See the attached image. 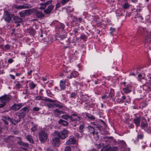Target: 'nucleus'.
Masks as SVG:
<instances>
[{"label": "nucleus", "instance_id": "3", "mask_svg": "<svg viewBox=\"0 0 151 151\" xmlns=\"http://www.w3.org/2000/svg\"><path fill=\"white\" fill-rule=\"evenodd\" d=\"M10 100V98L7 96L0 97V108H3L5 106L7 102Z\"/></svg>", "mask_w": 151, "mask_h": 151}, {"label": "nucleus", "instance_id": "18", "mask_svg": "<svg viewBox=\"0 0 151 151\" xmlns=\"http://www.w3.org/2000/svg\"><path fill=\"white\" fill-rule=\"evenodd\" d=\"M34 10L35 9H34L25 10L24 11V12H25L26 15H30L33 12Z\"/></svg>", "mask_w": 151, "mask_h": 151}, {"label": "nucleus", "instance_id": "25", "mask_svg": "<svg viewBox=\"0 0 151 151\" xmlns=\"http://www.w3.org/2000/svg\"><path fill=\"white\" fill-rule=\"evenodd\" d=\"M27 139L31 143H33V140L32 139V137L30 135H28L26 137Z\"/></svg>", "mask_w": 151, "mask_h": 151}, {"label": "nucleus", "instance_id": "40", "mask_svg": "<svg viewBox=\"0 0 151 151\" xmlns=\"http://www.w3.org/2000/svg\"><path fill=\"white\" fill-rule=\"evenodd\" d=\"M110 151H117L118 148L117 147H113L112 148L110 146Z\"/></svg>", "mask_w": 151, "mask_h": 151}, {"label": "nucleus", "instance_id": "63", "mask_svg": "<svg viewBox=\"0 0 151 151\" xmlns=\"http://www.w3.org/2000/svg\"><path fill=\"white\" fill-rule=\"evenodd\" d=\"M36 127L35 126L32 127L31 128V130L32 132H35L36 130Z\"/></svg>", "mask_w": 151, "mask_h": 151}, {"label": "nucleus", "instance_id": "31", "mask_svg": "<svg viewBox=\"0 0 151 151\" xmlns=\"http://www.w3.org/2000/svg\"><path fill=\"white\" fill-rule=\"evenodd\" d=\"M25 113L23 112H21L18 115V116L19 119L23 118L25 116Z\"/></svg>", "mask_w": 151, "mask_h": 151}, {"label": "nucleus", "instance_id": "54", "mask_svg": "<svg viewBox=\"0 0 151 151\" xmlns=\"http://www.w3.org/2000/svg\"><path fill=\"white\" fill-rule=\"evenodd\" d=\"M84 127V126L83 125H80V126L79 127V131L80 132H82V130H83V129Z\"/></svg>", "mask_w": 151, "mask_h": 151}, {"label": "nucleus", "instance_id": "60", "mask_svg": "<svg viewBox=\"0 0 151 151\" xmlns=\"http://www.w3.org/2000/svg\"><path fill=\"white\" fill-rule=\"evenodd\" d=\"M109 96L111 98H113L114 96L113 92L112 91H111L109 93Z\"/></svg>", "mask_w": 151, "mask_h": 151}, {"label": "nucleus", "instance_id": "51", "mask_svg": "<svg viewBox=\"0 0 151 151\" xmlns=\"http://www.w3.org/2000/svg\"><path fill=\"white\" fill-rule=\"evenodd\" d=\"M76 94L75 93H72L70 95V98H73V99H75L76 98Z\"/></svg>", "mask_w": 151, "mask_h": 151}, {"label": "nucleus", "instance_id": "2", "mask_svg": "<svg viewBox=\"0 0 151 151\" xmlns=\"http://www.w3.org/2000/svg\"><path fill=\"white\" fill-rule=\"evenodd\" d=\"M39 140L41 143H44L47 139L48 134L46 131L44 130L41 131L39 134Z\"/></svg>", "mask_w": 151, "mask_h": 151}, {"label": "nucleus", "instance_id": "32", "mask_svg": "<svg viewBox=\"0 0 151 151\" xmlns=\"http://www.w3.org/2000/svg\"><path fill=\"white\" fill-rule=\"evenodd\" d=\"M43 100L45 101H47L50 102H55L56 101L55 100H53L50 99L45 98L43 99Z\"/></svg>", "mask_w": 151, "mask_h": 151}, {"label": "nucleus", "instance_id": "46", "mask_svg": "<svg viewBox=\"0 0 151 151\" xmlns=\"http://www.w3.org/2000/svg\"><path fill=\"white\" fill-rule=\"evenodd\" d=\"M62 118L65 119H67L68 118L70 119V116H68L67 115H63L62 116Z\"/></svg>", "mask_w": 151, "mask_h": 151}, {"label": "nucleus", "instance_id": "44", "mask_svg": "<svg viewBox=\"0 0 151 151\" xmlns=\"http://www.w3.org/2000/svg\"><path fill=\"white\" fill-rule=\"evenodd\" d=\"M130 5L128 3H125L124 4L122 7L125 9H127L129 7Z\"/></svg>", "mask_w": 151, "mask_h": 151}, {"label": "nucleus", "instance_id": "61", "mask_svg": "<svg viewBox=\"0 0 151 151\" xmlns=\"http://www.w3.org/2000/svg\"><path fill=\"white\" fill-rule=\"evenodd\" d=\"M69 0H61V3L62 4H64L67 3Z\"/></svg>", "mask_w": 151, "mask_h": 151}, {"label": "nucleus", "instance_id": "7", "mask_svg": "<svg viewBox=\"0 0 151 151\" xmlns=\"http://www.w3.org/2000/svg\"><path fill=\"white\" fill-rule=\"evenodd\" d=\"M67 34L65 33H64L63 35H60L58 37V40H65L63 42H61L63 44H65L67 43V40H68V38H66Z\"/></svg>", "mask_w": 151, "mask_h": 151}, {"label": "nucleus", "instance_id": "14", "mask_svg": "<svg viewBox=\"0 0 151 151\" xmlns=\"http://www.w3.org/2000/svg\"><path fill=\"white\" fill-rule=\"evenodd\" d=\"M76 142V140L74 137H71L66 142L67 145H70Z\"/></svg>", "mask_w": 151, "mask_h": 151}, {"label": "nucleus", "instance_id": "59", "mask_svg": "<svg viewBox=\"0 0 151 151\" xmlns=\"http://www.w3.org/2000/svg\"><path fill=\"white\" fill-rule=\"evenodd\" d=\"M111 141V144L112 145H115L116 143V141L115 139H113L112 137H111V139H110Z\"/></svg>", "mask_w": 151, "mask_h": 151}, {"label": "nucleus", "instance_id": "38", "mask_svg": "<svg viewBox=\"0 0 151 151\" xmlns=\"http://www.w3.org/2000/svg\"><path fill=\"white\" fill-rule=\"evenodd\" d=\"M104 145V144L103 143H101L97 145H96V147L98 149H100Z\"/></svg>", "mask_w": 151, "mask_h": 151}, {"label": "nucleus", "instance_id": "22", "mask_svg": "<svg viewBox=\"0 0 151 151\" xmlns=\"http://www.w3.org/2000/svg\"><path fill=\"white\" fill-rule=\"evenodd\" d=\"M148 125V123L146 122H142L141 124L142 129H144L145 130V128Z\"/></svg>", "mask_w": 151, "mask_h": 151}, {"label": "nucleus", "instance_id": "21", "mask_svg": "<svg viewBox=\"0 0 151 151\" xmlns=\"http://www.w3.org/2000/svg\"><path fill=\"white\" fill-rule=\"evenodd\" d=\"M78 75V73L76 71H74L71 73L70 74V76L68 77L69 78H71L72 77H77Z\"/></svg>", "mask_w": 151, "mask_h": 151}, {"label": "nucleus", "instance_id": "12", "mask_svg": "<svg viewBox=\"0 0 151 151\" xmlns=\"http://www.w3.org/2000/svg\"><path fill=\"white\" fill-rule=\"evenodd\" d=\"M66 81L61 80L60 81V86L61 90H64L65 88Z\"/></svg>", "mask_w": 151, "mask_h": 151}, {"label": "nucleus", "instance_id": "55", "mask_svg": "<svg viewBox=\"0 0 151 151\" xmlns=\"http://www.w3.org/2000/svg\"><path fill=\"white\" fill-rule=\"evenodd\" d=\"M44 12L47 14H49L51 12V11H50L49 9H48L47 8L46 9H45L44 11Z\"/></svg>", "mask_w": 151, "mask_h": 151}, {"label": "nucleus", "instance_id": "53", "mask_svg": "<svg viewBox=\"0 0 151 151\" xmlns=\"http://www.w3.org/2000/svg\"><path fill=\"white\" fill-rule=\"evenodd\" d=\"M46 93L47 95L48 96L50 97H52L53 96V94L51 93L50 91H47Z\"/></svg>", "mask_w": 151, "mask_h": 151}, {"label": "nucleus", "instance_id": "35", "mask_svg": "<svg viewBox=\"0 0 151 151\" xmlns=\"http://www.w3.org/2000/svg\"><path fill=\"white\" fill-rule=\"evenodd\" d=\"M82 102H84L87 101L89 97L86 96H82Z\"/></svg>", "mask_w": 151, "mask_h": 151}, {"label": "nucleus", "instance_id": "17", "mask_svg": "<svg viewBox=\"0 0 151 151\" xmlns=\"http://www.w3.org/2000/svg\"><path fill=\"white\" fill-rule=\"evenodd\" d=\"M30 108V107L29 106H26L23 107L20 109V111L23 112L25 113H28Z\"/></svg>", "mask_w": 151, "mask_h": 151}, {"label": "nucleus", "instance_id": "4", "mask_svg": "<svg viewBox=\"0 0 151 151\" xmlns=\"http://www.w3.org/2000/svg\"><path fill=\"white\" fill-rule=\"evenodd\" d=\"M13 15L10 14L7 11H4L3 17L4 20L8 23H10L12 21V19Z\"/></svg>", "mask_w": 151, "mask_h": 151}, {"label": "nucleus", "instance_id": "57", "mask_svg": "<svg viewBox=\"0 0 151 151\" xmlns=\"http://www.w3.org/2000/svg\"><path fill=\"white\" fill-rule=\"evenodd\" d=\"M10 121L14 124H17L18 122V121H15L12 119H11V120Z\"/></svg>", "mask_w": 151, "mask_h": 151}, {"label": "nucleus", "instance_id": "36", "mask_svg": "<svg viewBox=\"0 0 151 151\" xmlns=\"http://www.w3.org/2000/svg\"><path fill=\"white\" fill-rule=\"evenodd\" d=\"M97 134V132H96L93 134L94 137V138L95 140H97L99 138V137Z\"/></svg>", "mask_w": 151, "mask_h": 151}, {"label": "nucleus", "instance_id": "29", "mask_svg": "<svg viewBox=\"0 0 151 151\" xmlns=\"http://www.w3.org/2000/svg\"><path fill=\"white\" fill-rule=\"evenodd\" d=\"M135 18L138 19L139 20H142L143 19V17H142L141 15L138 13H137L135 16Z\"/></svg>", "mask_w": 151, "mask_h": 151}, {"label": "nucleus", "instance_id": "34", "mask_svg": "<svg viewBox=\"0 0 151 151\" xmlns=\"http://www.w3.org/2000/svg\"><path fill=\"white\" fill-rule=\"evenodd\" d=\"M62 111L58 109H56L54 111V113L56 115H60L62 113Z\"/></svg>", "mask_w": 151, "mask_h": 151}, {"label": "nucleus", "instance_id": "58", "mask_svg": "<svg viewBox=\"0 0 151 151\" xmlns=\"http://www.w3.org/2000/svg\"><path fill=\"white\" fill-rule=\"evenodd\" d=\"M3 118H4L5 119L8 120L9 121H10L11 119L9 117L7 116H3Z\"/></svg>", "mask_w": 151, "mask_h": 151}, {"label": "nucleus", "instance_id": "6", "mask_svg": "<svg viewBox=\"0 0 151 151\" xmlns=\"http://www.w3.org/2000/svg\"><path fill=\"white\" fill-rule=\"evenodd\" d=\"M22 107V104L19 103L18 104H14L11 107V109L15 111L19 110Z\"/></svg>", "mask_w": 151, "mask_h": 151}, {"label": "nucleus", "instance_id": "28", "mask_svg": "<svg viewBox=\"0 0 151 151\" xmlns=\"http://www.w3.org/2000/svg\"><path fill=\"white\" fill-rule=\"evenodd\" d=\"M88 129L89 132L93 134L96 132V130L94 129V128L91 126H89L88 127Z\"/></svg>", "mask_w": 151, "mask_h": 151}, {"label": "nucleus", "instance_id": "24", "mask_svg": "<svg viewBox=\"0 0 151 151\" xmlns=\"http://www.w3.org/2000/svg\"><path fill=\"white\" fill-rule=\"evenodd\" d=\"M16 87L18 89H20L22 87V85L20 82L19 81H16L15 82Z\"/></svg>", "mask_w": 151, "mask_h": 151}, {"label": "nucleus", "instance_id": "49", "mask_svg": "<svg viewBox=\"0 0 151 151\" xmlns=\"http://www.w3.org/2000/svg\"><path fill=\"white\" fill-rule=\"evenodd\" d=\"M54 8V6L52 5H49L47 7V9L51 12L52 10Z\"/></svg>", "mask_w": 151, "mask_h": 151}, {"label": "nucleus", "instance_id": "41", "mask_svg": "<svg viewBox=\"0 0 151 151\" xmlns=\"http://www.w3.org/2000/svg\"><path fill=\"white\" fill-rule=\"evenodd\" d=\"M59 25H60V27H58V28L60 29H63L65 28V25H64L62 23H59Z\"/></svg>", "mask_w": 151, "mask_h": 151}, {"label": "nucleus", "instance_id": "19", "mask_svg": "<svg viewBox=\"0 0 151 151\" xmlns=\"http://www.w3.org/2000/svg\"><path fill=\"white\" fill-rule=\"evenodd\" d=\"M52 2V1H49L45 3H41L40 4V5L45 8V9L47 6L49 4H51Z\"/></svg>", "mask_w": 151, "mask_h": 151}, {"label": "nucleus", "instance_id": "30", "mask_svg": "<svg viewBox=\"0 0 151 151\" xmlns=\"http://www.w3.org/2000/svg\"><path fill=\"white\" fill-rule=\"evenodd\" d=\"M36 85L34 84L32 82L29 83V86L31 89H34L36 86Z\"/></svg>", "mask_w": 151, "mask_h": 151}, {"label": "nucleus", "instance_id": "26", "mask_svg": "<svg viewBox=\"0 0 151 151\" xmlns=\"http://www.w3.org/2000/svg\"><path fill=\"white\" fill-rule=\"evenodd\" d=\"M23 5L24 9L31 8L32 7L31 5L28 4H24Z\"/></svg>", "mask_w": 151, "mask_h": 151}, {"label": "nucleus", "instance_id": "20", "mask_svg": "<svg viewBox=\"0 0 151 151\" xmlns=\"http://www.w3.org/2000/svg\"><path fill=\"white\" fill-rule=\"evenodd\" d=\"M110 145H108L104 147L100 151H110Z\"/></svg>", "mask_w": 151, "mask_h": 151}, {"label": "nucleus", "instance_id": "64", "mask_svg": "<svg viewBox=\"0 0 151 151\" xmlns=\"http://www.w3.org/2000/svg\"><path fill=\"white\" fill-rule=\"evenodd\" d=\"M71 149L68 146H67L66 147V148H65L64 151H70Z\"/></svg>", "mask_w": 151, "mask_h": 151}, {"label": "nucleus", "instance_id": "15", "mask_svg": "<svg viewBox=\"0 0 151 151\" xmlns=\"http://www.w3.org/2000/svg\"><path fill=\"white\" fill-rule=\"evenodd\" d=\"M13 19L15 23H21L22 21V19L18 17H14Z\"/></svg>", "mask_w": 151, "mask_h": 151}, {"label": "nucleus", "instance_id": "23", "mask_svg": "<svg viewBox=\"0 0 151 151\" xmlns=\"http://www.w3.org/2000/svg\"><path fill=\"white\" fill-rule=\"evenodd\" d=\"M27 32L32 35H34L36 32L35 30L32 28L29 29L27 30Z\"/></svg>", "mask_w": 151, "mask_h": 151}, {"label": "nucleus", "instance_id": "37", "mask_svg": "<svg viewBox=\"0 0 151 151\" xmlns=\"http://www.w3.org/2000/svg\"><path fill=\"white\" fill-rule=\"evenodd\" d=\"M93 127L94 128H97L98 129H99L100 128L99 124L97 123L94 122L93 123Z\"/></svg>", "mask_w": 151, "mask_h": 151}, {"label": "nucleus", "instance_id": "45", "mask_svg": "<svg viewBox=\"0 0 151 151\" xmlns=\"http://www.w3.org/2000/svg\"><path fill=\"white\" fill-rule=\"evenodd\" d=\"M46 106L48 108H52L54 107V104H53L47 103L46 104Z\"/></svg>", "mask_w": 151, "mask_h": 151}, {"label": "nucleus", "instance_id": "33", "mask_svg": "<svg viewBox=\"0 0 151 151\" xmlns=\"http://www.w3.org/2000/svg\"><path fill=\"white\" fill-rule=\"evenodd\" d=\"M110 139V137H106L104 138L103 141L106 143L107 144H109V141Z\"/></svg>", "mask_w": 151, "mask_h": 151}, {"label": "nucleus", "instance_id": "43", "mask_svg": "<svg viewBox=\"0 0 151 151\" xmlns=\"http://www.w3.org/2000/svg\"><path fill=\"white\" fill-rule=\"evenodd\" d=\"M4 50H9L11 48L10 46L8 44H6L4 46Z\"/></svg>", "mask_w": 151, "mask_h": 151}, {"label": "nucleus", "instance_id": "9", "mask_svg": "<svg viewBox=\"0 0 151 151\" xmlns=\"http://www.w3.org/2000/svg\"><path fill=\"white\" fill-rule=\"evenodd\" d=\"M70 119L72 121H79L80 119V118L76 114H73L71 116H70Z\"/></svg>", "mask_w": 151, "mask_h": 151}, {"label": "nucleus", "instance_id": "48", "mask_svg": "<svg viewBox=\"0 0 151 151\" xmlns=\"http://www.w3.org/2000/svg\"><path fill=\"white\" fill-rule=\"evenodd\" d=\"M138 77L139 79H144L145 77V75L144 74H139L138 75Z\"/></svg>", "mask_w": 151, "mask_h": 151}, {"label": "nucleus", "instance_id": "52", "mask_svg": "<svg viewBox=\"0 0 151 151\" xmlns=\"http://www.w3.org/2000/svg\"><path fill=\"white\" fill-rule=\"evenodd\" d=\"M54 106H55L57 107H59L60 108H61L63 107L62 105H60L58 103H54Z\"/></svg>", "mask_w": 151, "mask_h": 151}, {"label": "nucleus", "instance_id": "42", "mask_svg": "<svg viewBox=\"0 0 151 151\" xmlns=\"http://www.w3.org/2000/svg\"><path fill=\"white\" fill-rule=\"evenodd\" d=\"M87 116L88 118L91 119L93 120L95 119V117L89 114L87 115Z\"/></svg>", "mask_w": 151, "mask_h": 151}, {"label": "nucleus", "instance_id": "10", "mask_svg": "<svg viewBox=\"0 0 151 151\" xmlns=\"http://www.w3.org/2000/svg\"><path fill=\"white\" fill-rule=\"evenodd\" d=\"M131 88L132 86L130 85H128L126 87L123 88V91L126 94L129 93L131 91Z\"/></svg>", "mask_w": 151, "mask_h": 151}, {"label": "nucleus", "instance_id": "13", "mask_svg": "<svg viewBox=\"0 0 151 151\" xmlns=\"http://www.w3.org/2000/svg\"><path fill=\"white\" fill-rule=\"evenodd\" d=\"M58 123L59 124L64 126H67L69 124L68 122L62 119H60Z\"/></svg>", "mask_w": 151, "mask_h": 151}, {"label": "nucleus", "instance_id": "5", "mask_svg": "<svg viewBox=\"0 0 151 151\" xmlns=\"http://www.w3.org/2000/svg\"><path fill=\"white\" fill-rule=\"evenodd\" d=\"M54 137L52 139V143L55 147H58L60 144V141L58 137L54 136Z\"/></svg>", "mask_w": 151, "mask_h": 151}, {"label": "nucleus", "instance_id": "39", "mask_svg": "<svg viewBox=\"0 0 151 151\" xmlns=\"http://www.w3.org/2000/svg\"><path fill=\"white\" fill-rule=\"evenodd\" d=\"M19 14L21 17H25L26 16V14L24 11H22L19 13Z\"/></svg>", "mask_w": 151, "mask_h": 151}, {"label": "nucleus", "instance_id": "1", "mask_svg": "<svg viewBox=\"0 0 151 151\" xmlns=\"http://www.w3.org/2000/svg\"><path fill=\"white\" fill-rule=\"evenodd\" d=\"M68 133V131L66 130H64L62 132H56L53 133L52 134L53 136H55L58 138H61L62 139H65L67 136V134Z\"/></svg>", "mask_w": 151, "mask_h": 151}, {"label": "nucleus", "instance_id": "8", "mask_svg": "<svg viewBox=\"0 0 151 151\" xmlns=\"http://www.w3.org/2000/svg\"><path fill=\"white\" fill-rule=\"evenodd\" d=\"M35 15L38 18H40L44 17L45 15L42 11L36 10Z\"/></svg>", "mask_w": 151, "mask_h": 151}, {"label": "nucleus", "instance_id": "16", "mask_svg": "<svg viewBox=\"0 0 151 151\" xmlns=\"http://www.w3.org/2000/svg\"><path fill=\"white\" fill-rule=\"evenodd\" d=\"M119 144L121 147L124 149H126L127 147L126 144L125 142L123 140H121L119 141Z\"/></svg>", "mask_w": 151, "mask_h": 151}, {"label": "nucleus", "instance_id": "62", "mask_svg": "<svg viewBox=\"0 0 151 151\" xmlns=\"http://www.w3.org/2000/svg\"><path fill=\"white\" fill-rule=\"evenodd\" d=\"M150 40H151V33H149L148 36V38L147 39V42L149 41Z\"/></svg>", "mask_w": 151, "mask_h": 151}, {"label": "nucleus", "instance_id": "11", "mask_svg": "<svg viewBox=\"0 0 151 151\" xmlns=\"http://www.w3.org/2000/svg\"><path fill=\"white\" fill-rule=\"evenodd\" d=\"M141 120V117H137L134 119V122L137 127L139 126Z\"/></svg>", "mask_w": 151, "mask_h": 151}, {"label": "nucleus", "instance_id": "27", "mask_svg": "<svg viewBox=\"0 0 151 151\" xmlns=\"http://www.w3.org/2000/svg\"><path fill=\"white\" fill-rule=\"evenodd\" d=\"M68 40H69L72 43H75L77 41V39L76 37H70L68 39Z\"/></svg>", "mask_w": 151, "mask_h": 151}, {"label": "nucleus", "instance_id": "56", "mask_svg": "<svg viewBox=\"0 0 151 151\" xmlns=\"http://www.w3.org/2000/svg\"><path fill=\"white\" fill-rule=\"evenodd\" d=\"M80 38L82 40H85L86 39V37L85 35L82 34L81 35Z\"/></svg>", "mask_w": 151, "mask_h": 151}, {"label": "nucleus", "instance_id": "47", "mask_svg": "<svg viewBox=\"0 0 151 151\" xmlns=\"http://www.w3.org/2000/svg\"><path fill=\"white\" fill-rule=\"evenodd\" d=\"M145 130L148 133L151 132V127H147L145 129Z\"/></svg>", "mask_w": 151, "mask_h": 151}, {"label": "nucleus", "instance_id": "50", "mask_svg": "<svg viewBox=\"0 0 151 151\" xmlns=\"http://www.w3.org/2000/svg\"><path fill=\"white\" fill-rule=\"evenodd\" d=\"M15 8L18 9H24L23 5H22L16 6H15Z\"/></svg>", "mask_w": 151, "mask_h": 151}]
</instances>
